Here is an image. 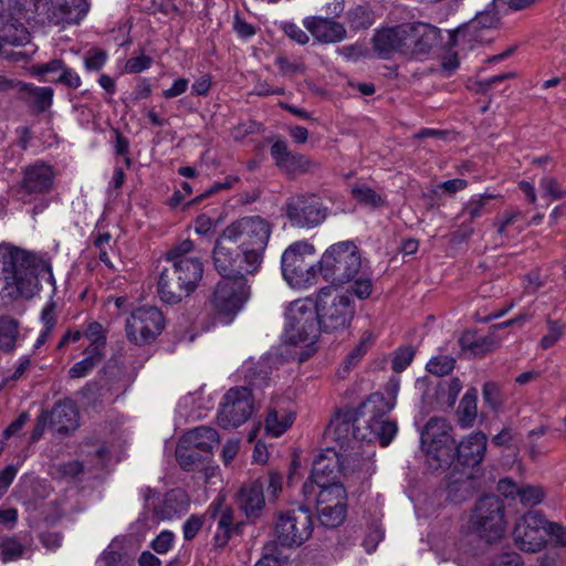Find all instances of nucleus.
<instances>
[{
  "instance_id": "1",
  "label": "nucleus",
  "mask_w": 566,
  "mask_h": 566,
  "mask_svg": "<svg viewBox=\"0 0 566 566\" xmlns=\"http://www.w3.org/2000/svg\"><path fill=\"white\" fill-rule=\"evenodd\" d=\"M42 282L55 291V280L48 261L29 251L0 244V302L12 303L33 297Z\"/></svg>"
},
{
  "instance_id": "2",
  "label": "nucleus",
  "mask_w": 566,
  "mask_h": 566,
  "mask_svg": "<svg viewBox=\"0 0 566 566\" xmlns=\"http://www.w3.org/2000/svg\"><path fill=\"white\" fill-rule=\"evenodd\" d=\"M397 431L396 421L370 415L361 406L358 410L339 411L334 415L324 431V439L334 443L331 448L345 453L348 449H356L361 441L378 440L382 447H387Z\"/></svg>"
},
{
  "instance_id": "3",
  "label": "nucleus",
  "mask_w": 566,
  "mask_h": 566,
  "mask_svg": "<svg viewBox=\"0 0 566 566\" xmlns=\"http://www.w3.org/2000/svg\"><path fill=\"white\" fill-rule=\"evenodd\" d=\"M195 243L185 239L166 253L169 268L161 270L158 280V294L165 303L177 304L190 296L203 277V263L193 254Z\"/></svg>"
},
{
  "instance_id": "4",
  "label": "nucleus",
  "mask_w": 566,
  "mask_h": 566,
  "mask_svg": "<svg viewBox=\"0 0 566 566\" xmlns=\"http://www.w3.org/2000/svg\"><path fill=\"white\" fill-rule=\"evenodd\" d=\"M373 290L374 285L368 276H358L345 290L334 286L322 287L313 302L322 329L326 333L345 331L356 313L350 295L363 301L371 295Z\"/></svg>"
},
{
  "instance_id": "5",
  "label": "nucleus",
  "mask_w": 566,
  "mask_h": 566,
  "mask_svg": "<svg viewBox=\"0 0 566 566\" xmlns=\"http://www.w3.org/2000/svg\"><path fill=\"white\" fill-rule=\"evenodd\" d=\"M272 231L271 222L261 216L241 217L226 227V237L237 241L252 275L262 266Z\"/></svg>"
},
{
  "instance_id": "6",
  "label": "nucleus",
  "mask_w": 566,
  "mask_h": 566,
  "mask_svg": "<svg viewBox=\"0 0 566 566\" xmlns=\"http://www.w3.org/2000/svg\"><path fill=\"white\" fill-rule=\"evenodd\" d=\"M50 23L34 10L32 0H0V49L6 45H24L30 41L25 22Z\"/></svg>"
},
{
  "instance_id": "7",
  "label": "nucleus",
  "mask_w": 566,
  "mask_h": 566,
  "mask_svg": "<svg viewBox=\"0 0 566 566\" xmlns=\"http://www.w3.org/2000/svg\"><path fill=\"white\" fill-rule=\"evenodd\" d=\"M361 259L358 248L350 241L331 245L321 256L318 273L334 287L353 283L358 275Z\"/></svg>"
},
{
  "instance_id": "8",
  "label": "nucleus",
  "mask_w": 566,
  "mask_h": 566,
  "mask_svg": "<svg viewBox=\"0 0 566 566\" xmlns=\"http://www.w3.org/2000/svg\"><path fill=\"white\" fill-rule=\"evenodd\" d=\"M285 338L289 343L311 348L318 339L322 326L314 310L313 301L297 300L289 306Z\"/></svg>"
},
{
  "instance_id": "9",
  "label": "nucleus",
  "mask_w": 566,
  "mask_h": 566,
  "mask_svg": "<svg viewBox=\"0 0 566 566\" xmlns=\"http://www.w3.org/2000/svg\"><path fill=\"white\" fill-rule=\"evenodd\" d=\"M421 448L428 465L438 470L448 465L453 457L452 427L440 417L430 418L421 431Z\"/></svg>"
},
{
  "instance_id": "10",
  "label": "nucleus",
  "mask_w": 566,
  "mask_h": 566,
  "mask_svg": "<svg viewBox=\"0 0 566 566\" xmlns=\"http://www.w3.org/2000/svg\"><path fill=\"white\" fill-rule=\"evenodd\" d=\"M315 253L314 245L306 241H296L289 245L282 254V274L290 286L306 289L316 282L318 264L305 262L307 256Z\"/></svg>"
},
{
  "instance_id": "11",
  "label": "nucleus",
  "mask_w": 566,
  "mask_h": 566,
  "mask_svg": "<svg viewBox=\"0 0 566 566\" xmlns=\"http://www.w3.org/2000/svg\"><path fill=\"white\" fill-rule=\"evenodd\" d=\"M469 523L471 531L488 542L501 538L506 527L502 501L494 495L480 499Z\"/></svg>"
},
{
  "instance_id": "12",
  "label": "nucleus",
  "mask_w": 566,
  "mask_h": 566,
  "mask_svg": "<svg viewBox=\"0 0 566 566\" xmlns=\"http://www.w3.org/2000/svg\"><path fill=\"white\" fill-rule=\"evenodd\" d=\"M249 295L247 279H226L217 284L210 305L217 318L229 324L241 311Z\"/></svg>"
},
{
  "instance_id": "13",
  "label": "nucleus",
  "mask_w": 566,
  "mask_h": 566,
  "mask_svg": "<svg viewBox=\"0 0 566 566\" xmlns=\"http://www.w3.org/2000/svg\"><path fill=\"white\" fill-rule=\"evenodd\" d=\"M313 530V516L304 506L277 514L275 534L282 546H301L311 537Z\"/></svg>"
},
{
  "instance_id": "14",
  "label": "nucleus",
  "mask_w": 566,
  "mask_h": 566,
  "mask_svg": "<svg viewBox=\"0 0 566 566\" xmlns=\"http://www.w3.org/2000/svg\"><path fill=\"white\" fill-rule=\"evenodd\" d=\"M165 327L163 313L155 306H140L128 316L126 336L135 345L154 342Z\"/></svg>"
},
{
  "instance_id": "15",
  "label": "nucleus",
  "mask_w": 566,
  "mask_h": 566,
  "mask_svg": "<svg viewBox=\"0 0 566 566\" xmlns=\"http://www.w3.org/2000/svg\"><path fill=\"white\" fill-rule=\"evenodd\" d=\"M34 10L54 25L77 24L88 12L86 0H32Z\"/></svg>"
},
{
  "instance_id": "16",
  "label": "nucleus",
  "mask_w": 566,
  "mask_h": 566,
  "mask_svg": "<svg viewBox=\"0 0 566 566\" xmlns=\"http://www.w3.org/2000/svg\"><path fill=\"white\" fill-rule=\"evenodd\" d=\"M253 412L252 392L247 387H234L223 396L218 411V422L224 428H237L244 423Z\"/></svg>"
},
{
  "instance_id": "17",
  "label": "nucleus",
  "mask_w": 566,
  "mask_h": 566,
  "mask_svg": "<svg viewBox=\"0 0 566 566\" xmlns=\"http://www.w3.org/2000/svg\"><path fill=\"white\" fill-rule=\"evenodd\" d=\"M237 241L226 237V228L217 238L212 249V263L216 271L224 279H245L252 275L247 269L244 255L233 247Z\"/></svg>"
},
{
  "instance_id": "18",
  "label": "nucleus",
  "mask_w": 566,
  "mask_h": 566,
  "mask_svg": "<svg viewBox=\"0 0 566 566\" xmlns=\"http://www.w3.org/2000/svg\"><path fill=\"white\" fill-rule=\"evenodd\" d=\"M545 517L535 511L521 516L513 528V539L520 549L535 553L546 545Z\"/></svg>"
},
{
  "instance_id": "19",
  "label": "nucleus",
  "mask_w": 566,
  "mask_h": 566,
  "mask_svg": "<svg viewBox=\"0 0 566 566\" xmlns=\"http://www.w3.org/2000/svg\"><path fill=\"white\" fill-rule=\"evenodd\" d=\"M327 216V208L321 198L314 193L297 197L287 206V217L300 228H314L321 224Z\"/></svg>"
},
{
  "instance_id": "20",
  "label": "nucleus",
  "mask_w": 566,
  "mask_h": 566,
  "mask_svg": "<svg viewBox=\"0 0 566 566\" xmlns=\"http://www.w3.org/2000/svg\"><path fill=\"white\" fill-rule=\"evenodd\" d=\"M339 463V453L334 448H327L325 453L318 454L314 462L312 474L303 485L304 496L310 499L315 494V485L325 483H337L335 481Z\"/></svg>"
},
{
  "instance_id": "21",
  "label": "nucleus",
  "mask_w": 566,
  "mask_h": 566,
  "mask_svg": "<svg viewBox=\"0 0 566 566\" xmlns=\"http://www.w3.org/2000/svg\"><path fill=\"white\" fill-rule=\"evenodd\" d=\"M54 179L51 166L44 163H35L24 169L20 185L23 201H31L32 196L43 195L50 191Z\"/></svg>"
},
{
  "instance_id": "22",
  "label": "nucleus",
  "mask_w": 566,
  "mask_h": 566,
  "mask_svg": "<svg viewBox=\"0 0 566 566\" xmlns=\"http://www.w3.org/2000/svg\"><path fill=\"white\" fill-rule=\"evenodd\" d=\"M43 419L49 420L51 429L63 434L74 432L80 426L78 409L71 398L59 400L51 411H43Z\"/></svg>"
},
{
  "instance_id": "23",
  "label": "nucleus",
  "mask_w": 566,
  "mask_h": 566,
  "mask_svg": "<svg viewBox=\"0 0 566 566\" xmlns=\"http://www.w3.org/2000/svg\"><path fill=\"white\" fill-rule=\"evenodd\" d=\"M271 156L275 160L276 166L287 175L307 172L316 166L305 155L291 151L286 142L281 139L273 143Z\"/></svg>"
},
{
  "instance_id": "24",
  "label": "nucleus",
  "mask_w": 566,
  "mask_h": 566,
  "mask_svg": "<svg viewBox=\"0 0 566 566\" xmlns=\"http://www.w3.org/2000/svg\"><path fill=\"white\" fill-rule=\"evenodd\" d=\"M305 29L321 43H336L346 38L344 25L333 19L307 17L303 21Z\"/></svg>"
},
{
  "instance_id": "25",
  "label": "nucleus",
  "mask_w": 566,
  "mask_h": 566,
  "mask_svg": "<svg viewBox=\"0 0 566 566\" xmlns=\"http://www.w3.org/2000/svg\"><path fill=\"white\" fill-rule=\"evenodd\" d=\"M207 513L217 521L216 545L224 547L233 532V509L224 503L223 496L219 495L209 505Z\"/></svg>"
},
{
  "instance_id": "26",
  "label": "nucleus",
  "mask_w": 566,
  "mask_h": 566,
  "mask_svg": "<svg viewBox=\"0 0 566 566\" xmlns=\"http://www.w3.org/2000/svg\"><path fill=\"white\" fill-rule=\"evenodd\" d=\"M488 438L481 432H472L460 441L457 447V460L467 468L479 465L485 455Z\"/></svg>"
},
{
  "instance_id": "27",
  "label": "nucleus",
  "mask_w": 566,
  "mask_h": 566,
  "mask_svg": "<svg viewBox=\"0 0 566 566\" xmlns=\"http://www.w3.org/2000/svg\"><path fill=\"white\" fill-rule=\"evenodd\" d=\"M403 24L384 28L376 31L373 36V48L381 59H389L395 53L403 54Z\"/></svg>"
},
{
  "instance_id": "28",
  "label": "nucleus",
  "mask_w": 566,
  "mask_h": 566,
  "mask_svg": "<svg viewBox=\"0 0 566 566\" xmlns=\"http://www.w3.org/2000/svg\"><path fill=\"white\" fill-rule=\"evenodd\" d=\"M499 18L494 11L479 12L471 21L455 30L454 42H482L484 40L482 31L494 28Z\"/></svg>"
},
{
  "instance_id": "29",
  "label": "nucleus",
  "mask_w": 566,
  "mask_h": 566,
  "mask_svg": "<svg viewBox=\"0 0 566 566\" xmlns=\"http://www.w3.org/2000/svg\"><path fill=\"white\" fill-rule=\"evenodd\" d=\"M239 509L249 521H255L265 506L263 486L259 482L243 485L238 493Z\"/></svg>"
},
{
  "instance_id": "30",
  "label": "nucleus",
  "mask_w": 566,
  "mask_h": 566,
  "mask_svg": "<svg viewBox=\"0 0 566 566\" xmlns=\"http://www.w3.org/2000/svg\"><path fill=\"white\" fill-rule=\"evenodd\" d=\"M399 388V380L391 379L386 387L389 398L386 399L381 394H374L363 403V409L370 415L387 419L386 413L394 409Z\"/></svg>"
},
{
  "instance_id": "31",
  "label": "nucleus",
  "mask_w": 566,
  "mask_h": 566,
  "mask_svg": "<svg viewBox=\"0 0 566 566\" xmlns=\"http://www.w3.org/2000/svg\"><path fill=\"white\" fill-rule=\"evenodd\" d=\"M494 226L501 238H515L525 229L527 223L525 222V214L515 209L496 217Z\"/></svg>"
},
{
  "instance_id": "32",
  "label": "nucleus",
  "mask_w": 566,
  "mask_h": 566,
  "mask_svg": "<svg viewBox=\"0 0 566 566\" xmlns=\"http://www.w3.org/2000/svg\"><path fill=\"white\" fill-rule=\"evenodd\" d=\"M182 439L185 443L191 444L208 457L219 442L217 431L213 428L205 426L189 430L182 436Z\"/></svg>"
},
{
  "instance_id": "33",
  "label": "nucleus",
  "mask_w": 566,
  "mask_h": 566,
  "mask_svg": "<svg viewBox=\"0 0 566 566\" xmlns=\"http://www.w3.org/2000/svg\"><path fill=\"white\" fill-rule=\"evenodd\" d=\"M294 412L286 409H273L265 418V432L274 438L282 436L294 423Z\"/></svg>"
},
{
  "instance_id": "34",
  "label": "nucleus",
  "mask_w": 566,
  "mask_h": 566,
  "mask_svg": "<svg viewBox=\"0 0 566 566\" xmlns=\"http://www.w3.org/2000/svg\"><path fill=\"white\" fill-rule=\"evenodd\" d=\"M316 488L319 489L316 495L317 509L323 505L346 504L347 494L342 483H325V485H315Z\"/></svg>"
},
{
  "instance_id": "35",
  "label": "nucleus",
  "mask_w": 566,
  "mask_h": 566,
  "mask_svg": "<svg viewBox=\"0 0 566 566\" xmlns=\"http://www.w3.org/2000/svg\"><path fill=\"white\" fill-rule=\"evenodd\" d=\"M478 394L474 388L469 389L460 401L458 420L462 428H471L478 415Z\"/></svg>"
},
{
  "instance_id": "36",
  "label": "nucleus",
  "mask_w": 566,
  "mask_h": 566,
  "mask_svg": "<svg viewBox=\"0 0 566 566\" xmlns=\"http://www.w3.org/2000/svg\"><path fill=\"white\" fill-rule=\"evenodd\" d=\"M416 31V54L422 55L429 53L433 44L438 41L439 30L428 23L415 22Z\"/></svg>"
},
{
  "instance_id": "37",
  "label": "nucleus",
  "mask_w": 566,
  "mask_h": 566,
  "mask_svg": "<svg viewBox=\"0 0 566 566\" xmlns=\"http://www.w3.org/2000/svg\"><path fill=\"white\" fill-rule=\"evenodd\" d=\"M176 457L181 468L188 471L199 468L202 461L208 458L191 444L185 443L182 438L177 446Z\"/></svg>"
},
{
  "instance_id": "38",
  "label": "nucleus",
  "mask_w": 566,
  "mask_h": 566,
  "mask_svg": "<svg viewBox=\"0 0 566 566\" xmlns=\"http://www.w3.org/2000/svg\"><path fill=\"white\" fill-rule=\"evenodd\" d=\"M19 336V322L8 315L0 316V349L12 352Z\"/></svg>"
},
{
  "instance_id": "39",
  "label": "nucleus",
  "mask_w": 566,
  "mask_h": 566,
  "mask_svg": "<svg viewBox=\"0 0 566 566\" xmlns=\"http://www.w3.org/2000/svg\"><path fill=\"white\" fill-rule=\"evenodd\" d=\"M472 488L471 475L469 473H461L460 478L452 479L448 483V499L454 503H460L471 495Z\"/></svg>"
},
{
  "instance_id": "40",
  "label": "nucleus",
  "mask_w": 566,
  "mask_h": 566,
  "mask_svg": "<svg viewBox=\"0 0 566 566\" xmlns=\"http://www.w3.org/2000/svg\"><path fill=\"white\" fill-rule=\"evenodd\" d=\"M347 513L346 504H336L332 506L323 505L317 509L318 520L321 524L328 528H335L343 524Z\"/></svg>"
},
{
  "instance_id": "41",
  "label": "nucleus",
  "mask_w": 566,
  "mask_h": 566,
  "mask_svg": "<svg viewBox=\"0 0 566 566\" xmlns=\"http://www.w3.org/2000/svg\"><path fill=\"white\" fill-rule=\"evenodd\" d=\"M84 354L85 358L77 361L70 368L69 376L71 378L77 379L87 376L104 356L103 352H91L88 348H85Z\"/></svg>"
},
{
  "instance_id": "42",
  "label": "nucleus",
  "mask_w": 566,
  "mask_h": 566,
  "mask_svg": "<svg viewBox=\"0 0 566 566\" xmlns=\"http://www.w3.org/2000/svg\"><path fill=\"white\" fill-rule=\"evenodd\" d=\"M25 88L38 112H44L52 105L54 95L52 87L29 85Z\"/></svg>"
},
{
  "instance_id": "43",
  "label": "nucleus",
  "mask_w": 566,
  "mask_h": 566,
  "mask_svg": "<svg viewBox=\"0 0 566 566\" xmlns=\"http://www.w3.org/2000/svg\"><path fill=\"white\" fill-rule=\"evenodd\" d=\"M24 545L15 537H4L0 542V559L3 563L14 562L23 556Z\"/></svg>"
},
{
  "instance_id": "44",
  "label": "nucleus",
  "mask_w": 566,
  "mask_h": 566,
  "mask_svg": "<svg viewBox=\"0 0 566 566\" xmlns=\"http://www.w3.org/2000/svg\"><path fill=\"white\" fill-rule=\"evenodd\" d=\"M545 496L546 492L541 485L522 484L518 501L524 506H535L542 503Z\"/></svg>"
},
{
  "instance_id": "45",
  "label": "nucleus",
  "mask_w": 566,
  "mask_h": 566,
  "mask_svg": "<svg viewBox=\"0 0 566 566\" xmlns=\"http://www.w3.org/2000/svg\"><path fill=\"white\" fill-rule=\"evenodd\" d=\"M454 365H455V360L453 357L448 356V355H439V356L432 357L427 363L426 368H427L428 373H430L434 376H438V377H442L444 375H448L450 371H452L454 368Z\"/></svg>"
},
{
  "instance_id": "46",
  "label": "nucleus",
  "mask_w": 566,
  "mask_h": 566,
  "mask_svg": "<svg viewBox=\"0 0 566 566\" xmlns=\"http://www.w3.org/2000/svg\"><path fill=\"white\" fill-rule=\"evenodd\" d=\"M542 196L549 198L552 201L566 198V188H564L557 179L553 177H544L539 181Z\"/></svg>"
},
{
  "instance_id": "47",
  "label": "nucleus",
  "mask_w": 566,
  "mask_h": 566,
  "mask_svg": "<svg viewBox=\"0 0 566 566\" xmlns=\"http://www.w3.org/2000/svg\"><path fill=\"white\" fill-rule=\"evenodd\" d=\"M350 27L354 29H366L374 23V15L370 10L364 7H356L348 12Z\"/></svg>"
},
{
  "instance_id": "48",
  "label": "nucleus",
  "mask_w": 566,
  "mask_h": 566,
  "mask_svg": "<svg viewBox=\"0 0 566 566\" xmlns=\"http://www.w3.org/2000/svg\"><path fill=\"white\" fill-rule=\"evenodd\" d=\"M353 196L361 203L370 207H379L384 203L381 197L371 188L365 185H358L352 188Z\"/></svg>"
},
{
  "instance_id": "49",
  "label": "nucleus",
  "mask_w": 566,
  "mask_h": 566,
  "mask_svg": "<svg viewBox=\"0 0 566 566\" xmlns=\"http://www.w3.org/2000/svg\"><path fill=\"white\" fill-rule=\"evenodd\" d=\"M85 337L91 342L87 347L91 352H103L106 343V336L104 335L103 327L99 323H91L85 332Z\"/></svg>"
},
{
  "instance_id": "50",
  "label": "nucleus",
  "mask_w": 566,
  "mask_h": 566,
  "mask_svg": "<svg viewBox=\"0 0 566 566\" xmlns=\"http://www.w3.org/2000/svg\"><path fill=\"white\" fill-rule=\"evenodd\" d=\"M547 334L543 336L541 339L539 346L543 349H548L553 347L565 333V326L557 321H547Z\"/></svg>"
},
{
  "instance_id": "51",
  "label": "nucleus",
  "mask_w": 566,
  "mask_h": 566,
  "mask_svg": "<svg viewBox=\"0 0 566 566\" xmlns=\"http://www.w3.org/2000/svg\"><path fill=\"white\" fill-rule=\"evenodd\" d=\"M107 61V54L99 49H92L86 52L84 56V67L86 71H99L103 69Z\"/></svg>"
},
{
  "instance_id": "52",
  "label": "nucleus",
  "mask_w": 566,
  "mask_h": 566,
  "mask_svg": "<svg viewBox=\"0 0 566 566\" xmlns=\"http://www.w3.org/2000/svg\"><path fill=\"white\" fill-rule=\"evenodd\" d=\"M492 196H480L478 198L471 199L462 209L460 216L469 217L471 220L480 218L484 211V207L486 201L490 200Z\"/></svg>"
},
{
  "instance_id": "53",
  "label": "nucleus",
  "mask_w": 566,
  "mask_h": 566,
  "mask_svg": "<svg viewBox=\"0 0 566 566\" xmlns=\"http://www.w3.org/2000/svg\"><path fill=\"white\" fill-rule=\"evenodd\" d=\"M413 356L415 352L411 347L399 348L392 358V369L396 373H401L411 364Z\"/></svg>"
},
{
  "instance_id": "54",
  "label": "nucleus",
  "mask_w": 566,
  "mask_h": 566,
  "mask_svg": "<svg viewBox=\"0 0 566 566\" xmlns=\"http://www.w3.org/2000/svg\"><path fill=\"white\" fill-rule=\"evenodd\" d=\"M545 537L549 536L556 546H566V527L545 520Z\"/></svg>"
},
{
  "instance_id": "55",
  "label": "nucleus",
  "mask_w": 566,
  "mask_h": 566,
  "mask_svg": "<svg viewBox=\"0 0 566 566\" xmlns=\"http://www.w3.org/2000/svg\"><path fill=\"white\" fill-rule=\"evenodd\" d=\"M462 387V381L459 378H452L447 381L444 386H441L442 395L446 396V402L449 407H452L455 403Z\"/></svg>"
},
{
  "instance_id": "56",
  "label": "nucleus",
  "mask_w": 566,
  "mask_h": 566,
  "mask_svg": "<svg viewBox=\"0 0 566 566\" xmlns=\"http://www.w3.org/2000/svg\"><path fill=\"white\" fill-rule=\"evenodd\" d=\"M371 342L373 337L370 334L365 335L360 339L359 344L349 353V355L345 359L346 368H349L350 366L355 365L364 356Z\"/></svg>"
},
{
  "instance_id": "57",
  "label": "nucleus",
  "mask_w": 566,
  "mask_h": 566,
  "mask_svg": "<svg viewBox=\"0 0 566 566\" xmlns=\"http://www.w3.org/2000/svg\"><path fill=\"white\" fill-rule=\"evenodd\" d=\"M153 64V59L145 54H140L138 56H132L127 60L125 65V71L127 73H140L145 70H148Z\"/></svg>"
},
{
  "instance_id": "58",
  "label": "nucleus",
  "mask_w": 566,
  "mask_h": 566,
  "mask_svg": "<svg viewBox=\"0 0 566 566\" xmlns=\"http://www.w3.org/2000/svg\"><path fill=\"white\" fill-rule=\"evenodd\" d=\"M403 30L406 31L403 36V55L408 56H417L416 54V31H415V22L413 23H403Z\"/></svg>"
},
{
  "instance_id": "59",
  "label": "nucleus",
  "mask_w": 566,
  "mask_h": 566,
  "mask_svg": "<svg viewBox=\"0 0 566 566\" xmlns=\"http://www.w3.org/2000/svg\"><path fill=\"white\" fill-rule=\"evenodd\" d=\"M54 83H61L70 88H78L82 85V78L73 69L64 66L62 73L59 75Z\"/></svg>"
},
{
  "instance_id": "60",
  "label": "nucleus",
  "mask_w": 566,
  "mask_h": 566,
  "mask_svg": "<svg viewBox=\"0 0 566 566\" xmlns=\"http://www.w3.org/2000/svg\"><path fill=\"white\" fill-rule=\"evenodd\" d=\"M175 535L170 531H163L153 542L151 547L158 554H166L174 544Z\"/></svg>"
},
{
  "instance_id": "61",
  "label": "nucleus",
  "mask_w": 566,
  "mask_h": 566,
  "mask_svg": "<svg viewBox=\"0 0 566 566\" xmlns=\"http://www.w3.org/2000/svg\"><path fill=\"white\" fill-rule=\"evenodd\" d=\"M65 64L62 60L55 59L51 60L46 63L38 64L32 67V72L35 75H44L49 73H59L61 74Z\"/></svg>"
},
{
  "instance_id": "62",
  "label": "nucleus",
  "mask_w": 566,
  "mask_h": 566,
  "mask_svg": "<svg viewBox=\"0 0 566 566\" xmlns=\"http://www.w3.org/2000/svg\"><path fill=\"white\" fill-rule=\"evenodd\" d=\"M521 485L511 479H502L497 483V491L506 499H518Z\"/></svg>"
},
{
  "instance_id": "63",
  "label": "nucleus",
  "mask_w": 566,
  "mask_h": 566,
  "mask_svg": "<svg viewBox=\"0 0 566 566\" xmlns=\"http://www.w3.org/2000/svg\"><path fill=\"white\" fill-rule=\"evenodd\" d=\"M96 566H123L122 555L114 551H105L96 560Z\"/></svg>"
},
{
  "instance_id": "64",
  "label": "nucleus",
  "mask_w": 566,
  "mask_h": 566,
  "mask_svg": "<svg viewBox=\"0 0 566 566\" xmlns=\"http://www.w3.org/2000/svg\"><path fill=\"white\" fill-rule=\"evenodd\" d=\"M491 566H523V563L518 554L506 553L495 558Z\"/></svg>"
}]
</instances>
